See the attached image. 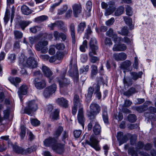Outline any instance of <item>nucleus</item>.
I'll return each instance as SVG.
<instances>
[{
    "instance_id": "obj_57",
    "label": "nucleus",
    "mask_w": 156,
    "mask_h": 156,
    "mask_svg": "<svg viewBox=\"0 0 156 156\" xmlns=\"http://www.w3.org/2000/svg\"><path fill=\"white\" fill-rule=\"evenodd\" d=\"M62 0H59V2H58L55 3L53 4L51 7L50 8V10L51 12L53 11L54 9L57 6L60 5V4L62 2Z\"/></svg>"
},
{
    "instance_id": "obj_16",
    "label": "nucleus",
    "mask_w": 156,
    "mask_h": 156,
    "mask_svg": "<svg viewBox=\"0 0 156 156\" xmlns=\"http://www.w3.org/2000/svg\"><path fill=\"white\" fill-rule=\"evenodd\" d=\"M56 103L65 108L67 107L68 105V101L63 98H58Z\"/></svg>"
},
{
    "instance_id": "obj_45",
    "label": "nucleus",
    "mask_w": 156,
    "mask_h": 156,
    "mask_svg": "<svg viewBox=\"0 0 156 156\" xmlns=\"http://www.w3.org/2000/svg\"><path fill=\"white\" fill-rule=\"evenodd\" d=\"M128 119L130 122H134L136 121V118L135 115L130 114L128 116Z\"/></svg>"
},
{
    "instance_id": "obj_59",
    "label": "nucleus",
    "mask_w": 156,
    "mask_h": 156,
    "mask_svg": "<svg viewBox=\"0 0 156 156\" xmlns=\"http://www.w3.org/2000/svg\"><path fill=\"white\" fill-rule=\"evenodd\" d=\"M53 35L55 40H59L61 36V33H60L57 31H55L53 32Z\"/></svg>"
},
{
    "instance_id": "obj_43",
    "label": "nucleus",
    "mask_w": 156,
    "mask_h": 156,
    "mask_svg": "<svg viewBox=\"0 0 156 156\" xmlns=\"http://www.w3.org/2000/svg\"><path fill=\"white\" fill-rule=\"evenodd\" d=\"M97 73L98 69L97 66L94 65H92L91 70V76L93 77L94 76L96 75Z\"/></svg>"
},
{
    "instance_id": "obj_3",
    "label": "nucleus",
    "mask_w": 156,
    "mask_h": 156,
    "mask_svg": "<svg viewBox=\"0 0 156 156\" xmlns=\"http://www.w3.org/2000/svg\"><path fill=\"white\" fill-rule=\"evenodd\" d=\"M85 143L90 146L97 151H99L100 150L101 148L99 144V141L98 140L96 136L94 135L91 136L89 140H86Z\"/></svg>"
},
{
    "instance_id": "obj_62",
    "label": "nucleus",
    "mask_w": 156,
    "mask_h": 156,
    "mask_svg": "<svg viewBox=\"0 0 156 156\" xmlns=\"http://www.w3.org/2000/svg\"><path fill=\"white\" fill-rule=\"evenodd\" d=\"M136 140V136L135 135H133L131 136L130 139V144L132 145H133L135 143Z\"/></svg>"
},
{
    "instance_id": "obj_54",
    "label": "nucleus",
    "mask_w": 156,
    "mask_h": 156,
    "mask_svg": "<svg viewBox=\"0 0 156 156\" xmlns=\"http://www.w3.org/2000/svg\"><path fill=\"white\" fill-rule=\"evenodd\" d=\"M13 150L15 152L18 153H21L23 151L22 148L16 146H14Z\"/></svg>"
},
{
    "instance_id": "obj_56",
    "label": "nucleus",
    "mask_w": 156,
    "mask_h": 156,
    "mask_svg": "<svg viewBox=\"0 0 156 156\" xmlns=\"http://www.w3.org/2000/svg\"><path fill=\"white\" fill-rule=\"evenodd\" d=\"M82 131L80 130H76L73 132L74 136L76 138H79L81 134Z\"/></svg>"
},
{
    "instance_id": "obj_14",
    "label": "nucleus",
    "mask_w": 156,
    "mask_h": 156,
    "mask_svg": "<svg viewBox=\"0 0 156 156\" xmlns=\"http://www.w3.org/2000/svg\"><path fill=\"white\" fill-rule=\"evenodd\" d=\"M113 57L116 61H123L126 59L127 56L124 53L121 52L119 53H115L113 55Z\"/></svg>"
},
{
    "instance_id": "obj_47",
    "label": "nucleus",
    "mask_w": 156,
    "mask_h": 156,
    "mask_svg": "<svg viewBox=\"0 0 156 156\" xmlns=\"http://www.w3.org/2000/svg\"><path fill=\"white\" fill-rule=\"evenodd\" d=\"M128 152L129 154L131 155V156H137V152L134 150V148L133 147L129 148Z\"/></svg>"
},
{
    "instance_id": "obj_13",
    "label": "nucleus",
    "mask_w": 156,
    "mask_h": 156,
    "mask_svg": "<svg viewBox=\"0 0 156 156\" xmlns=\"http://www.w3.org/2000/svg\"><path fill=\"white\" fill-rule=\"evenodd\" d=\"M27 87L25 85H22L19 88L17 93L20 100L22 99L23 95L27 94Z\"/></svg>"
},
{
    "instance_id": "obj_64",
    "label": "nucleus",
    "mask_w": 156,
    "mask_h": 156,
    "mask_svg": "<svg viewBox=\"0 0 156 156\" xmlns=\"http://www.w3.org/2000/svg\"><path fill=\"white\" fill-rule=\"evenodd\" d=\"M114 19L113 18H111L110 19L106 22V24L108 26L112 25L114 22Z\"/></svg>"
},
{
    "instance_id": "obj_32",
    "label": "nucleus",
    "mask_w": 156,
    "mask_h": 156,
    "mask_svg": "<svg viewBox=\"0 0 156 156\" xmlns=\"http://www.w3.org/2000/svg\"><path fill=\"white\" fill-rule=\"evenodd\" d=\"M131 65V62L129 60H126L123 62L121 65V67L122 68L124 69H127Z\"/></svg>"
},
{
    "instance_id": "obj_49",
    "label": "nucleus",
    "mask_w": 156,
    "mask_h": 156,
    "mask_svg": "<svg viewBox=\"0 0 156 156\" xmlns=\"http://www.w3.org/2000/svg\"><path fill=\"white\" fill-rule=\"evenodd\" d=\"M89 66L88 65L83 66L80 70V72L81 73H86L88 71Z\"/></svg>"
},
{
    "instance_id": "obj_19",
    "label": "nucleus",
    "mask_w": 156,
    "mask_h": 156,
    "mask_svg": "<svg viewBox=\"0 0 156 156\" xmlns=\"http://www.w3.org/2000/svg\"><path fill=\"white\" fill-rule=\"evenodd\" d=\"M9 80L12 84L15 86L16 87H18L19 83L21 81V79L18 77L14 78L10 77L9 78Z\"/></svg>"
},
{
    "instance_id": "obj_9",
    "label": "nucleus",
    "mask_w": 156,
    "mask_h": 156,
    "mask_svg": "<svg viewBox=\"0 0 156 156\" xmlns=\"http://www.w3.org/2000/svg\"><path fill=\"white\" fill-rule=\"evenodd\" d=\"M72 7L74 16L77 17L82 11V8L81 4L75 3L73 5Z\"/></svg>"
},
{
    "instance_id": "obj_30",
    "label": "nucleus",
    "mask_w": 156,
    "mask_h": 156,
    "mask_svg": "<svg viewBox=\"0 0 156 156\" xmlns=\"http://www.w3.org/2000/svg\"><path fill=\"white\" fill-rule=\"evenodd\" d=\"M93 131L96 135H98L100 133L101 131V127L97 123H96L94 127Z\"/></svg>"
},
{
    "instance_id": "obj_48",
    "label": "nucleus",
    "mask_w": 156,
    "mask_h": 156,
    "mask_svg": "<svg viewBox=\"0 0 156 156\" xmlns=\"http://www.w3.org/2000/svg\"><path fill=\"white\" fill-rule=\"evenodd\" d=\"M21 132L20 133V135L22 139L24 138L26 134V128L23 126H21L20 127Z\"/></svg>"
},
{
    "instance_id": "obj_31",
    "label": "nucleus",
    "mask_w": 156,
    "mask_h": 156,
    "mask_svg": "<svg viewBox=\"0 0 156 156\" xmlns=\"http://www.w3.org/2000/svg\"><path fill=\"white\" fill-rule=\"evenodd\" d=\"M86 23L85 22H83L80 23L78 26L77 31L79 33H81L84 30L86 27Z\"/></svg>"
},
{
    "instance_id": "obj_52",
    "label": "nucleus",
    "mask_w": 156,
    "mask_h": 156,
    "mask_svg": "<svg viewBox=\"0 0 156 156\" xmlns=\"http://www.w3.org/2000/svg\"><path fill=\"white\" fill-rule=\"evenodd\" d=\"M126 15L131 16L132 15L133 12L131 8L129 5H127L126 8Z\"/></svg>"
},
{
    "instance_id": "obj_22",
    "label": "nucleus",
    "mask_w": 156,
    "mask_h": 156,
    "mask_svg": "<svg viewBox=\"0 0 156 156\" xmlns=\"http://www.w3.org/2000/svg\"><path fill=\"white\" fill-rule=\"evenodd\" d=\"M142 73H143L141 72H139L138 73L136 72H131L130 73V74L132 76V79L134 80H136L138 78L141 77Z\"/></svg>"
},
{
    "instance_id": "obj_46",
    "label": "nucleus",
    "mask_w": 156,
    "mask_h": 156,
    "mask_svg": "<svg viewBox=\"0 0 156 156\" xmlns=\"http://www.w3.org/2000/svg\"><path fill=\"white\" fill-rule=\"evenodd\" d=\"M41 29L40 27L37 26H35L30 28V30L31 32L33 33H35L37 31L40 30Z\"/></svg>"
},
{
    "instance_id": "obj_8",
    "label": "nucleus",
    "mask_w": 156,
    "mask_h": 156,
    "mask_svg": "<svg viewBox=\"0 0 156 156\" xmlns=\"http://www.w3.org/2000/svg\"><path fill=\"white\" fill-rule=\"evenodd\" d=\"M90 46L91 51L94 55H97V52H98V47L97 45V41L95 38H91L90 43Z\"/></svg>"
},
{
    "instance_id": "obj_18",
    "label": "nucleus",
    "mask_w": 156,
    "mask_h": 156,
    "mask_svg": "<svg viewBox=\"0 0 156 156\" xmlns=\"http://www.w3.org/2000/svg\"><path fill=\"white\" fill-rule=\"evenodd\" d=\"M56 140L54 138L50 137L45 139L44 141V144L46 147H49L54 144Z\"/></svg>"
},
{
    "instance_id": "obj_11",
    "label": "nucleus",
    "mask_w": 156,
    "mask_h": 156,
    "mask_svg": "<svg viewBox=\"0 0 156 156\" xmlns=\"http://www.w3.org/2000/svg\"><path fill=\"white\" fill-rule=\"evenodd\" d=\"M35 87L38 89H41L45 87V81L44 80H41L38 78H36L34 81Z\"/></svg>"
},
{
    "instance_id": "obj_44",
    "label": "nucleus",
    "mask_w": 156,
    "mask_h": 156,
    "mask_svg": "<svg viewBox=\"0 0 156 156\" xmlns=\"http://www.w3.org/2000/svg\"><path fill=\"white\" fill-rule=\"evenodd\" d=\"M55 47L58 50H62L65 49V46L63 43H58L55 45Z\"/></svg>"
},
{
    "instance_id": "obj_63",
    "label": "nucleus",
    "mask_w": 156,
    "mask_h": 156,
    "mask_svg": "<svg viewBox=\"0 0 156 156\" xmlns=\"http://www.w3.org/2000/svg\"><path fill=\"white\" fill-rule=\"evenodd\" d=\"M92 6V3L90 1H88L86 4V7L87 9L89 12L91 10Z\"/></svg>"
},
{
    "instance_id": "obj_21",
    "label": "nucleus",
    "mask_w": 156,
    "mask_h": 156,
    "mask_svg": "<svg viewBox=\"0 0 156 156\" xmlns=\"http://www.w3.org/2000/svg\"><path fill=\"white\" fill-rule=\"evenodd\" d=\"M137 91L136 90V89L133 87L130 88L128 90L124 92L123 94L124 95L129 97Z\"/></svg>"
},
{
    "instance_id": "obj_28",
    "label": "nucleus",
    "mask_w": 156,
    "mask_h": 156,
    "mask_svg": "<svg viewBox=\"0 0 156 156\" xmlns=\"http://www.w3.org/2000/svg\"><path fill=\"white\" fill-rule=\"evenodd\" d=\"M93 91L94 89L92 87H89L88 88V93L87 94L85 95L86 99L87 101H90V99L92 97Z\"/></svg>"
},
{
    "instance_id": "obj_34",
    "label": "nucleus",
    "mask_w": 156,
    "mask_h": 156,
    "mask_svg": "<svg viewBox=\"0 0 156 156\" xmlns=\"http://www.w3.org/2000/svg\"><path fill=\"white\" fill-rule=\"evenodd\" d=\"M48 17L45 15H43L35 18V21L37 22H42L48 19Z\"/></svg>"
},
{
    "instance_id": "obj_20",
    "label": "nucleus",
    "mask_w": 156,
    "mask_h": 156,
    "mask_svg": "<svg viewBox=\"0 0 156 156\" xmlns=\"http://www.w3.org/2000/svg\"><path fill=\"white\" fill-rule=\"evenodd\" d=\"M70 31L73 43L75 44V25L73 23L70 24Z\"/></svg>"
},
{
    "instance_id": "obj_2",
    "label": "nucleus",
    "mask_w": 156,
    "mask_h": 156,
    "mask_svg": "<svg viewBox=\"0 0 156 156\" xmlns=\"http://www.w3.org/2000/svg\"><path fill=\"white\" fill-rule=\"evenodd\" d=\"M108 7L107 8L108 5L105 2H102L101 3V7L103 9H105V16H108L112 14L115 9V2H110L108 3Z\"/></svg>"
},
{
    "instance_id": "obj_33",
    "label": "nucleus",
    "mask_w": 156,
    "mask_h": 156,
    "mask_svg": "<svg viewBox=\"0 0 156 156\" xmlns=\"http://www.w3.org/2000/svg\"><path fill=\"white\" fill-rule=\"evenodd\" d=\"M68 7L67 5H63V7L59 9L58 11V14L61 15L64 13L68 9Z\"/></svg>"
},
{
    "instance_id": "obj_50",
    "label": "nucleus",
    "mask_w": 156,
    "mask_h": 156,
    "mask_svg": "<svg viewBox=\"0 0 156 156\" xmlns=\"http://www.w3.org/2000/svg\"><path fill=\"white\" fill-rule=\"evenodd\" d=\"M104 43L105 45L111 47L113 44L110 38L106 37L104 41Z\"/></svg>"
},
{
    "instance_id": "obj_26",
    "label": "nucleus",
    "mask_w": 156,
    "mask_h": 156,
    "mask_svg": "<svg viewBox=\"0 0 156 156\" xmlns=\"http://www.w3.org/2000/svg\"><path fill=\"white\" fill-rule=\"evenodd\" d=\"M21 10L22 13L24 15H28L31 13V10L26 5L21 6Z\"/></svg>"
},
{
    "instance_id": "obj_17",
    "label": "nucleus",
    "mask_w": 156,
    "mask_h": 156,
    "mask_svg": "<svg viewBox=\"0 0 156 156\" xmlns=\"http://www.w3.org/2000/svg\"><path fill=\"white\" fill-rule=\"evenodd\" d=\"M64 145L61 144H58L56 145L53 146V150L59 154H62L64 151Z\"/></svg>"
},
{
    "instance_id": "obj_41",
    "label": "nucleus",
    "mask_w": 156,
    "mask_h": 156,
    "mask_svg": "<svg viewBox=\"0 0 156 156\" xmlns=\"http://www.w3.org/2000/svg\"><path fill=\"white\" fill-rule=\"evenodd\" d=\"M124 9L123 7L120 6L116 10L115 12V16H118L122 14L123 12Z\"/></svg>"
},
{
    "instance_id": "obj_42",
    "label": "nucleus",
    "mask_w": 156,
    "mask_h": 156,
    "mask_svg": "<svg viewBox=\"0 0 156 156\" xmlns=\"http://www.w3.org/2000/svg\"><path fill=\"white\" fill-rule=\"evenodd\" d=\"M30 23L28 21H22L19 23V25L23 30H24L25 28L28 26L30 24Z\"/></svg>"
},
{
    "instance_id": "obj_7",
    "label": "nucleus",
    "mask_w": 156,
    "mask_h": 156,
    "mask_svg": "<svg viewBox=\"0 0 156 156\" xmlns=\"http://www.w3.org/2000/svg\"><path fill=\"white\" fill-rule=\"evenodd\" d=\"M57 86L55 84H53L46 88L44 92V95L46 98L54 93L56 90Z\"/></svg>"
},
{
    "instance_id": "obj_25",
    "label": "nucleus",
    "mask_w": 156,
    "mask_h": 156,
    "mask_svg": "<svg viewBox=\"0 0 156 156\" xmlns=\"http://www.w3.org/2000/svg\"><path fill=\"white\" fill-rule=\"evenodd\" d=\"M124 20L126 23L129 26L130 29H132L133 26L132 25V19L130 17L125 16L124 17Z\"/></svg>"
},
{
    "instance_id": "obj_12",
    "label": "nucleus",
    "mask_w": 156,
    "mask_h": 156,
    "mask_svg": "<svg viewBox=\"0 0 156 156\" xmlns=\"http://www.w3.org/2000/svg\"><path fill=\"white\" fill-rule=\"evenodd\" d=\"M77 120L79 123L81 125L83 128V129L84 125V119L83 114V108L81 107L79 109L77 115Z\"/></svg>"
},
{
    "instance_id": "obj_6",
    "label": "nucleus",
    "mask_w": 156,
    "mask_h": 156,
    "mask_svg": "<svg viewBox=\"0 0 156 156\" xmlns=\"http://www.w3.org/2000/svg\"><path fill=\"white\" fill-rule=\"evenodd\" d=\"M48 44L46 41H39L36 45V48L38 51H41L42 53H46L48 50V48L46 46Z\"/></svg>"
},
{
    "instance_id": "obj_36",
    "label": "nucleus",
    "mask_w": 156,
    "mask_h": 156,
    "mask_svg": "<svg viewBox=\"0 0 156 156\" xmlns=\"http://www.w3.org/2000/svg\"><path fill=\"white\" fill-rule=\"evenodd\" d=\"M93 55H94L91 51H90L89 53V55L91 57V61L93 63L96 62L97 61L99 60V58L97 57L94 56Z\"/></svg>"
},
{
    "instance_id": "obj_1",
    "label": "nucleus",
    "mask_w": 156,
    "mask_h": 156,
    "mask_svg": "<svg viewBox=\"0 0 156 156\" xmlns=\"http://www.w3.org/2000/svg\"><path fill=\"white\" fill-rule=\"evenodd\" d=\"M90 111L87 115L90 119H94L96 115L101 112L100 106L98 104L92 102L90 107Z\"/></svg>"
},
{
    "instance_id": "obj_61",
    "label": "nucleus",
    "mask_w": 156,
    "mask_h": 156,
    "mask_svg": "<svg viewBox=\"0 0 156 156\" xmlns=\"http://www.w3.org/2000/svg\"><path fill=\"white\" fill-rule=\"evenodd\" d=\"M103 118L104 122L105 123H107L108 122V117L107 112L104 111L103 113Z\"/></svg>"
},
{
    "instance_id": "obj_4",
    "label": "nucleus",
    "mask_w": 156,
    "mask_h": 156,
    "mask_svg": "<svg viewBox=\"0 0 156 156\" xmlns=\"http://www.w3.org/2000/svg\"><path fill=\"white\" fill-rule=\"evenodd\" d=\"M37 104L35 101H29L27 103V106L24 109V112L29 115H31L32 112L36 111L37 109Z\"/></svg>"
},
{
    "instance_id": "obj_24",
    "label": "nucleus",
    "mask_w": 156,
    "mask_h": 156,
    "mask_svg": "<svg viewBox=\"0 0 156 156\" xmlns=\"http://www.w3.org/2000/svg\"><path fill=\"white\" fill-rule=\"evenodd\" d=\"M68 53V51L67 50H65L63 52L57 51L56 54L57 59L59 60L62 59L64 56L67 55Z\"/></svg>"
},
{
    "instance_id": "obj_37",
    "label": "nucleus",
    "mask_w": 156,
    "mask_h": 156,
    "mask_svg": "<svg viewBox=\"0 0 156 156\" xmlns=\"http://www.w3.org/2000/svg\"><path fill=\"white\" fill-rule=\"evenodd\" d=\"M63 130V129L62 127L59 126L54 133V136L56 137H58L60 135Z\"/></svg>"
},
{
    "instance_id": "obj_27",
    "label": "nucleus",
    "mask_w": 156,
    "mask_h": 156,
    "mask_svg": "<svg viewBox=\"0 0 156 156\" xmlns=\"http://www.w3.org/2000/svg\"><path fill=\"white\" fill-rule=\"evenodd\" d=\"M59 110L58 109H55L51 115V117L52 119L57 120L58 119Z\"/></svg>"
},
{
    "instance_id": "obj_29",
    "label": "nucleus",
    "mask_w": 156,
    "mask_h": 156,
    "mask_svg": "<svg viewBox=\"0 0 156 156\" xmlns=\"http://www.w3.org/2000/svg\"><path fill=\"white\" fill-rule=\"evenodd\" d=\"M73 103L74 105H76V106H79L80 108L81 107L83 108V105L80 102L79 96L77 94H76L74 96Z\"/></svg>"
},
{
    "instance_id": "obj_5",
    "label": "nucleus",
    "mask_w": 156,
    "mask_h": 156,
    "mask_svg": "<svg viewBox=\"0 0 156 156\" xmlns=\"http://www.w3.org/2000/svg\"><path fill=\"white\" fill-rule=\"evenodd\" d=\"M28 51L30 56L27 61V65L31 68L37 67V62L33 57H32L34 54V52L30 49H28Z\"/></svg>"
},
{
    "instance_id": "obj_38",
    "label": "nucleus",
    "mask_w": 156,
    "mask_h": 156,
    "mask_svg": "<svg viewBox=\"0 0 156 156\" xmlns=\"http://www.w3.org/2000/svg\"><path fill=\"white\" fill-rule=\"evenodd\" d=\"M147 108V107H145V106L142 105L133 107L134 109L137 111L139 112H141L144 111L145 110V109Z\"/></svg>"
},
{
    "instance_id": "obj_23",
    "label": "nucleus",
    "mask_w": 156,
    "mask_h": 156,
    "mask_svg": "<svg viewBox=\"0 0 156 156\" xmlns=\"http://www.w3.org/2000/svg\"><path fill=\"white\" fill-rule=\"evenodd\" d=\"M65 73H64L63 76L62 77V81L61 80H58L59 86L60 87H62L64 86H66L67 84L69 83V81L66 78H64Z\"/></svg>"
},
{
    "instance_id": "obj_10",
    "label": "nucleus",
    "mask_w": 156,
    "mask_h": 156,
    "mask_svg": "<svg viewBox=\"0 0 156 156\" xmlns=\"http://www.w3.org/2000/svg\"><path fill=\"white\" fill-rule=\"evenodd\" d=\"M42 70L44 75L49 78V82L50 83L53 77H51L52 73L50 69L45 66H43L42 67Z\"/></svg>"
},
{
    "instance_id": "obj_51",
    "label": "nucleus",
    "mask_w": 156,
    "mask_h": 156,
    "mask_svg": "<svg viewBox=\"0 0 156 156\" xmlns=\"http://www.w3.org/2000/svg\"><path fill=\"white\" fill-rule=\"evenodd\" d=\"M128 140L127 135H125L122 137L121 140L119 141V145L120 146L126 142Z\"/></svg>"
},
{
    "instance_id": "obj_55",
    "label": "nucleus",
    "mask_w": 156,
    "mask_h": 156,
    "mask_svg": "<svg viewBox=\"0 0 156 156\" xmlns=\"http://www.w3.org/2000/svg\"><path fill=\"white\" fill-rule=\"evenodd\" d=\"M31 122L33 125L35 126H38L40 123V121L36 119H31Z\"/></svg>"
},
{
    "instance_id": "obj_53",
    "label": "nucleus",
    "mask_w": 156,
    "mask_h": 156,
    "mask_svg": "<svg viewBox=\"0 0 156 156\" xmlns=\"http://www.w3.org/2000/svg\"><path fill=\"white\" fill-rule=\"evenodd\" d=\"M97 89L95 90V93L96 94L97 97L98 99H100L101 98V94L100 91V87L98 84H97Z\"/></svg>"
},
{
    "instance_id": "obj_35",
    "label": "nucleus",
    "mask_w": 156,
    "mask_h": 156,
    "mask_svg": "<svg viewBox=\"0 0 156 156\" xmlns=\"http://www.w3.org/2000/svg\"><path fill=\"white\" fill-rule=\"evenodd\" d=\"M64 25V23L62 21H57L56 22L53 23H52L49 24L48 26L51 28V30H53L54 27L56 25H60L62 26Z\"/></svg>"
},
{
    "instance_id": "obj_39",
    "label": "nucleus",
    "mask_w": 156,
    "mask_h": 156,
    "mask_svg": "<svg viewBox=\"0 0 156 156\" xmlns=\"http://www.w3.org/2000/svg\"><path fill=\"white\" fill-rule=\"evenodd\" d=\"M14 34L15 38L16 39L21 38L23 36V33L18 30H15L14 31Z\"/></svg>"
},
{
    "instance_id": "obj_40",
    "label": "nucleus",
    "mask_w": 156,
    "mask_h": 156,
    "mask_svg": "<svg viewBox=\"0 0 156 156\" xmlns=\"http://www.w3.org/2000/svg\"><path fill=\"white\" fill-rule=\"evenodd\" d=\"M87 48V41L86 40H84L80 47V51L82 52H84L86 51V48Z\"/></svg>"
},
{
    "instance_id": "obj_60",
    "label": "nucleus",
    "mask_w": 156,
    "mask_h": 156,
    "mask_svg": "<svg viewBox=\"0 0 156 156\" xmlns=\"http://www.w3.org/2000/svg\"><path fill=\"white\" fill-rule=\"evenodd\" d=\"M38 39V37H30L29 38V41L31 44H34Z\"/></svg>"
},
{
    "instance_id": "obj_58",
    "label": "nucleus",
    "mask_w": 156,
    "mask_h": 156,
    "mask_svg": "<svg viewBox=\"0 0 156 156\" xmlns=\"http://www.w3.org/2000/svg\"><path fill=\"white\" fill-rule=\"evenodd\" d=\"M8 59L11 62H13L16 59V55L13 54H9Z\"/></svg>"
},
{
    "instance_id": "obj_15",
    "label": "nucleus",
    "mask_w": 156,
    "mask_h": 156,
    "mask_svg": "<svg viewBox=\"0 0 156 156\" xmlns=\"http://www.w3.org/2000/svg\"><path fill=\"white\" fill-rule=\"evenodd\" d=\"M126 48V45L124 44H116L114 45L112 50L114 51H123Z\"/></svg>"
}]
</instances>
